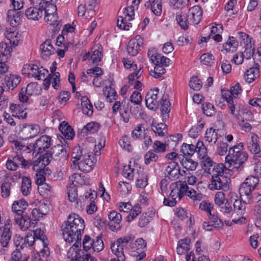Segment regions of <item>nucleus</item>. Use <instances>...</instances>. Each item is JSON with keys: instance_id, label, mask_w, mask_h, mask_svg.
<instances>
[{"instance_id": "obj_1", "label": "nucleus", "mask_w": 261, "mask_h": 261, "mask_svg": "<svg viewBox=\"0 0 261 261\" xmlns=\"http://www.w3.org/2000/svg\"><path fill=\"white\" fill-rule=\"evenodd\" d=\"M84 220L76 214L70 215L67 221L63 224V237L66 242L73 243L70 252L81 246L82 233L85 229Z\"/></svg>"}, {"instance_id": "obj_2", "label": "nucleus", "mask_w": 261, "mask_h": 261, "mask_svg": "<svg viewBox=\"0 0 261 261\" xmlns=\"http://www.w3.org/2000/svg\"><path fill=\"white\" fill-rule=\"evenodd\" d=\"M214 202L222 213L232 218L233 222L242 223L245 221V218L243 215L245 207L240 200H236L232 207L226 199L225 194L222 192H217L215 195Z\"/></svg>"}, {"instance_id": "obj_3", "label": "nucleus", "mask_w": 261, "mask_h": 261, "mask_svg": "<svg viewBox=\"0 0 261 261\" xmlns=\"http://www.w3.org/2000/svg\"><path fill=\"white\" fill-rule=\"evenodd\" d=\"M146 107L152 110L157 109L161 106L162 119L166 121L169 117L171 103L168 95H163L158 88L150 89L145 97Z\"/></svg>"}, {"instance_id": "obj_4", "label": "nucleus", "mask_w": 261, "mask_h": 261, "mask_svg": "<svg viewBox=\"0 0 261 261\" xmlns=\"http://www.w3.org/2000/svg\"><path fill=\"white\" fill-rule=\"evenodd\" d=\"M247 158V153L243 150V143H240L230 148L225 162L229 165L228 168L239 170L243 167Z\"/></svg>"}, {"instance_id": "obj_5", "label": "nucleus", "mask_w": 261, "mask_h": 261, "mask_svg": "<svg viewBox=\"0 0 261 261\" xmlns=\"http://www.w3.org/2000/svg\"><path fill=\"white\" fill-rule=\"evenodd\" d=\"M135 242L133 238L129 236L118 239L116 242L112 243L111 249L112 252L117 256L120 261H124L125 257L124 250L129 253L130 247L133 246Z\"/></svg>"}, {"instance_id": "obj_6", "label": "nucleus", "mask_w": 261, "mask_h": 261, "mask_svg": "<svg viewBox=\"0 0 261 261\" xmlns=\"http://www.w3.org/2000/svg\"><path fill=\"white\" fill-rule=\"evenodd\" d=\"M242 88L239 83H237L234 86H231L230 90L222 89L221 97L223 101L227 103L230 114L234 116H237L238 114L235 111V105L233 99L242 92Z\"/></svg>"}, {"instance_id": "obj_7", "label": "nucleus", "mask_w": 261, "mask_h": 261, "mask_svg": "<svg viewBox=\"0 0 261 261\" xmlns=\"http://www.w3.org/2000/svg\"><path fill=\"white\" fill-rule=\"evenodd\" d=\"M12 227L11 221L8 219L5 221L4 226L1 228L2 233L0 236V246L2 248L0 249V253L2 254H6L8 251L12 236Z\"/></svg>"}, {"instance_id": "obj_8", "label": "nucleus", "mask_w": 261, "mask_h": 261, "mask_svg": "<svg viewBox=\"0 0 261 261\" xmlns=\"http://www.w3.org/2000/svg\"><path fill=\"white\" fill-rule=\"evenodd\" d=\"M224 169H222L221 173H213L212 175L211 182L208 186L210 190L226 191L229 188L228 179L224 176Z\"/></svg>"}, {"instance_id": "obj_9", "label": "nucleus", "mask_w": 261, "mask_h": 261, "mask_svg": "<svg viewBox=\"0 0 261 261\" xmlns=\"http://www.w3.org/2000/svg\"><path fill=\"white\" fill-rule=\"evenodd\" d=\"M181 152L184 156H192L196 152L198 154V157H204L206 154V147L204 146L202 141H198L196 146L193 144H188L183 143L181 146Z\"/></svg>"}, {"instance_id": "obj_10", "label": "nucleus", "mask_w": 261, "mask_h": 261, "mask_svg": "<svg viewBox=\"0 0 261 261\" xmlns=\"http://www.w3.org/2000/svg\"><path fill=\"white\" fill-rule=\"evenodd\" d=\"M135 15L134 6L130 5L124 9L123 16H119L117 19V27L124 30H128L132 27L129 21L134 19Z\"/></svg>"}, {"instance_id": "obj_11", "label": "nucleus", "mask_w": 261, "mask_h": 261, "mask_svg": "<svg viewBox=\"0 0 261 261\" xmlns=\"http://www.w3.org/2000/svg\"><path fill=\"white\" fill-rule=\"evenodd\" d=\"M44 227L42 226L40 228H37L34 231V236L36 238L37 244L42 246L40 249V252L42 254L44 257H47L49 254V249L48 247V241L44 235Z\"/></svg>"}, {"instance_id": "obj_12", "label": "nucleus", "mask_w": 261, "mask_h": 261, "mask_svg": "<svg viewBox=\"0 0 261 261\" xmlns=\"http://www.w3.org/2000/svg\"><path fill=\"white\" fill-rule=\"evenodd\" d=\"M202 160L203 169L208 174L212 175L215 173H221L222 169H224L223 164H215L212 159L207 155V149L206 148V154L204 157L199 156Z\"/></svg>"}, {"instance_id": "obj_13", "label": "nucleus", "mask_w": 261, "mask_h": 261, "mask_svg": "<svg viewBox=\"0 0 261 261\" xmlns=\"http://www.w3.org/2000/svg\"><path fill=\"white\" fill-rule=\"evenodd\" d=\"M19 165L25 168H28L32 165V163L30 161L25 160L21 155L9 158L6 163L7 168L11 171H16Z\"/></svg>"}, {"instance_id": "obj_14", "label": "nucleus", "mask_w": 261, "mask_h": 261, "mask_svg": "<svg viewBox=\"0 0 261 261\" xmlns=\"http://www.w3.org/2000/svg\"><path fill=\"white\" fill-rule=\"evenodd\" d=\"M145 248L146 244L144 240L142 238L138 239L130 247L129 254L131 256L136 257L137 260H140L146 256Z\"/></svg>"}, {"instance_id": "obj_15", "label": "nucleus", "mask_w": 261, "mask_h": 261, "mask_svg": "<svg viewBox=\"0 0 261 261\" xmlns=\"http://www.w3.org/2000/svg\"><path fill=\"white\" fill-rule=\"evenodd\" d=\"M170 189L171 190L170 198L175 201H176L177 199L179 200L186 194L188 186L186 182L179 181L171 184Z\"/></svg>"}, {"instance_id": "obj_16", "label": "nucleus", "mask_w": 261, "mask_h": 261, "mask_svg": "<svg viewBox=\"0 0 261 261\" xmlns=\"http://www.w3.org/2000/svg\"><path fill=\"white\" fill-rule=\"evenodd\" d=\"M246 144L248 149L251 153L254 154L255 156H261L260 142L258 135L254 133H250L247 138Z\"/></svg>"}, {"instance_id": "obj_17", "label": "nucleus", "mask_w": 261, "mask_h": 261, "mask_svg": "<svg viewBox=\"0 0 261 261\" xmlns=\"http://www.w3.org/2000/svg\"><path fill=\"white\" fill-rule=\"evenodd\" d=\"M49 163L48 158L43 155L40 156L34 162L33 169L40 174H50L51 171L48 168L46 167Z\"/></svg>"}, {"instance_id": "obj_18", "label": "nucleus", "mask_w": 261, "mask_h": 261, "mask_svg": "<svg viewBox=\"0 0 261 261\" xmlns=\"http://www.w3.org/2000/svg\"><path fill=\"white\" fill-rule=\"evenodd\" d=\"M50 137L46 135L42 136L33 144L32 150L37 154L41 153L50 146Z\"/></svg>"}, {"instance_id": "obj_19", "label": "nucleus", "mask_w": 261, "mask_h": 261, "mask_svg": "<svg viewBox=\"0 0 261 261\" xmlns=\"http://www.w3.org/2000/svg\"><path fill=\"white\" fill-rule=\"evenodd\" d=\"M143 44V38L139 35L136 36L134 39H131L128 43L127 46L128 54L132 56L137 55Z\"/></svg>"}, {"instance_id": "obj_20", "label": "nucleus", "mask_w": 261, "mask_h": 261, "mask_svg": "<svg viewBox=\"0 0 261 261\" xmlns=\"http://www.w3.org/2000/svg\"><path fill=\"white\" fill-rule=\"evenodd\" d=\"M40 132L38 124H24L21 129V134L25 139H28L36 136Z\"/></svg>"}, {"instance_id": "obj_21", "label": "nucleus", "mask_w": 261, "mask_h": 261, "mask_svg": "<svg viewBox=\"0 0 261 261\" xmlns=\"http://www.w3.org/2000/svg\"><path fill=\"white\" fill-rule=\"evenodd\" d=\"M93 157L87 153L85 154L83 158L81 159L76 164L79 169L84 172H89L92 170L94 165Z\"/></svg>"}, {"instance_id": "obj_22", "label": "nucleus", "mask_w": 261, "mask_h": 261, "mask_svg": "<svg viewBox=\"0 0 261 261\" xmlns=\"http://www.w3.org/2000/svg\"><path fill=\"white\" fill-rule=\"evenodd\" d=\"M165 174L167 177L172 180H176L179 177L181 174L177 162L171 161L168 163L165 169Z\"/></svg>"}, {"instance_id": "obj_23", "label": "nucleus", "mask_w": 261, "mask_h": 261, "mask_svg": "<svg viewBox=\"0 0 261 261\" xmlns=\"http://www.w3.org/2000/svg\"><path fill=\"white\" fill-rule=\"evenodd\" d=\"M14 220L16 224L19 226L20 229L22 231H26L30 228H34L36 224L35 220L31 219L27 214L23 215L20 217H15Z\"/></svg>"}, {"instance_id": "obj_24", "label": "nucleus", "mask_w": 261, "mask_h": 261, "mask_svg": "<svg viewBox=\"0 0 261 261\" xmlns=\"http://www.w3.org/2000/svg\"><path fill=\"white\" fill-rule=\"evenodd\" d=\"M28 206L27 201L23 198L15 201L12 204L11 208L14 214V217H18L26 214L25 211Z\"/></svg>"}, {"instance_id": "obj_25", "label": "nucleus", "mask_w": 261, "mask_h": 261, "mask_svg": "<svg viewBox=\"0 0 261 261\" xmlns=\"http://www.w3.org/2000/svg\"><path fill=\"white\" fill-rule=\"evenodd\" d=\"M30 71L29 72V77H34L36 80H45V77L48 74V70L41 68H39L37 65L35 64H30Z\"/></svg>"}, {"instance_id": "obj_26", "label": "nucleus", "mask_w": 261, "mask_h": 261, "mask_svg": "<svg viewBox=\"0 0 261 261\" xmlns=\"http://www.w3.org/2000/svg\"><path fill=\"white\" fill-rule=\"evenodd\" d=\"M187 15L191 24H197L201 19L202 10L199 6H194L189 10Z\"/></svg>"}, {"instance_id": "obj_27", "label": "nucleus", "mask_w": 261, "mask_h": 261, "mask_svg": "<svg viewBox=\"0 0 261 261\" xmlns=\"http://www.w3.org/2000/svg\"><path fill=\"white\" fill-rule=\"evenodd\" d=\"M4 35L13 46H17L21 41V35L14 28L6 29Z\"/></svg>"}, {"instance_id": "obj_28", "label": "nucleus", "mask_w": 261, "mask_h": 261, "mask_svg": "<svg viewBox=\"0 0 261 261\" xmlns=\"http://www.w3.org/2000/svg\"><path fill=\"white\" fill-rule=\"evenodd\" d=\"M40 49L41 57L45 60L48 59L51 55H54L56 53V50L51 44V40L49 39L46 40L40 45Z\"/></svg>"}, {"instance_id": "obj_29", "label": "nucleus", "mask_w": 261, "mask_h": 261, "mask_svg": "<svg viewBox=\"0 0 261 261\" xmlns=\"http://www.w3.org/2000/svg\"><path fill=\"white\" fill-rule=\"evenodd\" d=\"M85 154H87L85 150L82 149L81 147L79 146L74 147L71 154V161L72 164L71 165V167L73 169H76V164L83 158Z\"/></svg>"}, {"instance_id": "obj_30", "label": "nucleus", "mask_w": 261, "mask_h": 261, "mask_svg": "<svg viewBox=\"0 0 261 261\" xmlns=\"http://www.w3.org/2000/svg\"><path fill=\"white\" fill-rule=\"evenodd\" d=\"M25 14L29 19L38 20L43 16V9L41 5L39 7H31L28 8L25 12Z\"/></svg>"}, {"instance_id": "obj_31", "label": "nucleus", "mask_w": 261, "mask_h": 261, "mask_svg": "<svg viewBox=\"0 0 261 261\" xmlns=\"http://www.w3.org/2000/svg\"><path fill=\"white\" fill-rule=\"evenodd\" d=\"M179 162L182 167L187 170L194 171L197 167V163L191 159L189 156H186L180 154Z\"/></svg>"}, {"instance_id": "obj_32", "label": "nucleus", "mask_w": 261, "mask_h": 261, "mask_svg": "<svg viewBox=\"0 0 261 261\" xmlns=\"http://www.w3.org/2000/svg\"><path fill=\"white\" fill-rule=\"evenodd\" d=\"M254 189L243 182L241 185L239 189V192L241 196H246L248 200V202L250 201H255V199L258 196V194H254V196L252 194V191Z\"/></svg>"}, {"instance_id": "obj_33", "label": "nucleus", "mask_w": 261, "mask_h": 261, "mask_svg": "<svg viewBox=\"0 0 261 261\" xmlns=\"http://www.w3.org/2000/svg\"><path fill=\"white\" fill-rule=\"evenodd\" d=\"M21 12L15 10H10L8 11L7 21L13 27L17 26L21 20Z\"/></svg>"}, {"instance_id": "obj_34", "label": "nucleus", "mask_w": 261, "mask_h": 261, "mask_svg": "<svg viewBox=\"0 0 261 261\" xmlns=\"http://www.w3.org/2000/svg\"><path fill=\"white\" fill-rule=\"evenodd\" d=\"M108 218L112 224H116L112 230H119L120 229V224L122 220L121 215L117 211H112L108 214Z\"/></svg>"}, {"instance_id": "obj_35", "label": "nucleus", "mask_w": 261, "mask_h": 261, "mask_svg": "<svg viewBox=\"0 0 261 261\" xmlns=\"http://www.w3.org/2000/svg\"><path fill=\"white\" fill-rule=\"evenodd\" d=\"M59 130L66 139H72L74 136L73 128L65 121L61 122L59 126Z\"/></svg>"}, {"instance_id": "obj_36", "label": "nucleus", "mask_w": 261, "mask_h": 261, "mask_svg": "<svg viewBox=\"0 0 261 261\" xmlns=\"http://www.w3.org/2000/svg\"><path fill=\"white\" fill-rule=\"evenodd\" d=\"M10 109L12 115L19 119H24L27 117V113L25 112V108L20 105L15 103L12 104Z\"/></svg>"}, {"instance_id": "obj_37", "label": "nucleus", "mask_w": 261, "mask_h": 261, "mask_svg": "<svg viewBox=\"0 0 261 261\" xmlns=\"http://www.w3.org/2000/svg\"><path fill=\"white\" fill-rule=\"evenodd\" d=\"M145 6L150 7L152 12L156 16H160L162 11V5L161 0H149L147 2Z\"/></svg>"}, {"instance_id": "obj_38", "label": "nucleus", "mask_w": 261, "mask_h": 261, "mask_svg": "<svg viewBox=\"0 0 261 261\" xmlns=\"http://www.w3.org/2000/svg\"><path fill=\"white\" fill-rule=\"evenodd\" d=\"M191 246L190 239L187 238L180 240L176 248L177 254L179 255L185 254L190 249Z\"/></svg>"}, {"instance_id": "obj_39", "label": "nucleus", "mask_w": 261, "mask_h": 261, "mask_svg": "<svg viewBox=\"0 0 261 261\" xmlns=\"http://www.w3.org/2000/svg\"><path fill=\"white\" fill-rule=\"evenodd\" d=\"M47 213V207L44 203L41 204L38 208H33L32 211L31 215L32 217V220L36 221L42 217L43 215H46Z\"/></svg>"}, {"instance_id": "obj_40", "label": "nucleus", "mask_w": 261, "mask_h": 261, "mask_svg": "<svg viewBox=\"0 0 261 261\" xmlns=\"http://www.w3.org/2000/svg\"><path fill=\"white\" fill-rule=\"evenodd\" d=\"M12 48L6 43H0V61L7 62L11 56Z\"/></svg>"}, {"instance_id": "obj_41", "label": "nucleus", "mask_w": 261, "mask_h": 261, "mask_svg": "<svg viewBox=\"0 0 261 261\" xmlns=\"http://www.w3.org/2000/svg\"><path fill=\"white\" fill-rule=\"evenodd\" d=\"M139 168L138 166H135L131 165V163L129 164L123 166L122 175L125 178H128L129 180H133L135 175V171L139 170Z\"/></svg>"}, {"instance_id": "obj_42", "label": "nucleus", "mask_w": 261, "mask_h": 261, "mask_svg": "<svg viewBox=\"0 0 261 261\" xmlns=\"http://www.w3.org/2000/svg\"><path fill=\"white\" fill-rule=\"evenodd\" d=\"M138 177L136 179V186L141 188H144L147 185L148 178L147 174L144 172L143 169L139 167L137 172Z\"/></svg>"}, {"instance_id": "obj_43", "label": "nucleus", "mask_w": 261, "mask_h": 261, "mask_svg": "<svg viewBox=\"0 0 261 261\" xmlns=\"http://www.w3.org/2000/svg\"><path fill=\"white\" fill-rule=\"evenodd\" d=\"M99 124L95 122H90L87 123L82 129L81 133L83 136L94 134L98 130Z\"/></svg>"}, {"instance_id": "obj_44", "label": "nucleus", "mask_w": 261, "mask_h": 261, "mask_svg": "<svg viewBox=\"0 0 261 261\" xmlns=\"http://www.w3.org/2000/svg\"><path fill=\"white\" fill-rule=\"evenodd\" d=\"M68 198L71 202L76 204H78V195L77 194V188L74 184H69L67 187Z\"/></svg>"}, {"instance_id": "obj_45", "label": "nucleus", "mask_w": 261, "mask_h": 261, "mask_svg": "<svg viewBox=\"0 0 261 261\" xmlns=\"http://www.w3.org/2000/svg\"><path fill=\"white\" fill-rule=\"evenodd\" d=\"M103 94L106 96L107 101L109 102H112L117 97L116 90L111 86H106L103 89Z\"/></svg>"}, {"instance_id": "obj_46", "label": "nucleus", "mask_w": 261, "mask_h": 261, "mask_svg": "<svg viewBox=\"0 0 261 261\" xmlns=\"http://www.w3.org/2000/svg\"><path fill=\"white\" fill-rule=\"evenodd\" d=\"M176 20L180 28L185 30L188 29L189 24H191L189 21L188 15L185 13H180L179 14H177L176 16Z\"/></svg>"}, {"instance_id": "obj_47", "label": "nucleus", "mask_w": 261, "mask_h": 261, "mask_svg": "<svg viewBox=\"0 0 261 261\" xmlns=\"http://www.w3.org/2000/svg\"><path fill=\"white\" fill-rule=\"evenodd\" d=\"M80 247H77L74 251L70 252V249L68 252V256L69 257L70 254L71 253L72 257L70 261H87V257H85V254L79 249Z\"/></svg>"}, {"instance_id": "obj_48", "label": "nucleus", "mask_w": 261, "mask_h": 261, "mask_svg": "<svg viewBox=\"0 0 261 261\" xmlns=\"http://www.w3.org/2000/svg\"><path fill=\"white\" fill-rule=\"evenodd\" d=\"M32 190V182L31 179L28 177L24 176L22 178L21 192L24 196H28L31 192Z\"/></svg>"}, {"instance_id": "obj_49", "label": "nucleus", "mask_w": 261, "mask_h": 261, "mask_svg": "<svg viewBox=\"0 0 261 261\" xmlns=\"http://www.w3.org/2000/svg\"><path fill=\"white\" fill-rule=\"evenodd\" d=\"M148 133V129L145 128L143 124H138L132 133V136L135 139H142L145 134Z\"/></svg>"}, {"instance_id": "obj_50", "label": "nucleus", "mask_w": 261, "mask_h": 261, "mask_svg": "<svg viewBox=\"0 0 261 261\" xmlns=\"http://www.w3.org/2000/svg\"><path fill=\"white\" fill-rule=\"evenodd\" d=\"M81 105L83 113L91 116L93 114V106L89 99L87 97H82L81 98Z\"/></svg>"}, {"instance_id": "obj_51", "label": "nucleus", "mask_w": 261, "mask_h": 261, "mask_svg": "<svg viewBox=\"0 0 261 261\" xmlns=\"http://www.w3.org/2000/svg\"><path fill=\"white\" fill-rule=\"evenodd\" d=\"M205 138L209 143L215 144L219 139L217 130L213 128L207 129L205 133Z\"/></svg>"}, {"instance_id": "obj_52", "label": "nucleus", "mask_w": 261, "mask_h": 261, "mask_svg": "<svg viewBox=\"0 0 261 261\" xmlns=\"http://www.w3.org/2000/svg\"><path fill=\"white\" fill-rule=\"evenodd\" d=\"M141 212L142 208L141 205L139 204H135L133 206L132 210H130L128 212L129 214L126 217V221L129 223L135 220L140 214H141Z\"/></svg>"}, {"instance_id": "obj_53", "label": "nucleus", "mask_w": 261, "mask_h": 261, "mask_svg": "<svg viewBox=\"0 0 261 261\" xmlns=\"http://www.w3.org/2000/svg\"><path fill=\"white\" fill-rule=\"evenodd\" d=\"M259 68L257 67H251L246 71L245 79L249 80L248 82H253L259 77Z\"/></svg>"}, {"instance_id": "obj_54", "label": "nucleus", "mask_w": 261, "mask_h": 261, "mask_svg": "<svg viewBox=\"0 0 261 261\" xmlns=\"http://www.w3.org/2000/svg\"><path fill=\"white\" fill-rule=\"evenodd\" d=\"M151 127L155 135L158 136L163 137L167 132V125L163 123H153Z\"/></svg>"}, {"instance_id": "obj_55", "label": "nucleus", "mask_w": 261, "mask_h": 261, "mask_svg": "<svg viewBox=\"0 0 261 261\" xmlns=\"http://www.w3.org/2000/svg\"><path fill=\"white\" fill-rule=\"evenodd\" d=\"M41 91V88L38 83H29L25 89V93L29 95L39 94Z\"/></svg>"}, {"instance_id": "obj_56", "label": "nucleus", "mask_w": 261, "mask_h": 261, "mask_svg": "<svg viewBox=\"0 0 261 261\" xmlns=\"http://www.w3.org/2000/svg\"><path fill=\"white\" fill-rule=\"evenodd\" d=\"M39 5H41V9H43V12L44 11L45 15L54 14L57 12V8L55 4L45 3L43 0Z\"/></svg>"}, {"instance_id": "obj_57", "label": "nucleus", "mask_w": 261, "mask_h": 261, "mask_svg": "<svg viewBox=\"0 0 261 261\" xmlns=\"http://www.w3.org/2000/svg\"><path fill=\"white\" fill-rule=\"evenodd\" d=\"M103 72L101 68L95 67L87 70V74L90 77L88 80H92V82L95 81V78L98 77L102 74Z\"/></svg>"}, {"instance_id": "obj_58", "label": "nucleus", "mask_w": 261, "mask_h": 261, "mask_svg": "<svg viewBox=\"0 0 261 261\" xmlns=\"http://www.w3.org/2000/svg\"><path fill=\"white\" fill-rule=\"evenodd\" d=\"M238 46V42L233 37H229L228 41L223 44V47L227 51H233Z\"/></svg>"}, {"instance_id": "obj_59", "label": "nucleus", "mask_w": 261, "mask_h": 261, "mask_svg": "<svg viewBox=\"0 0 261 261\" xmlns=\"http://www.w3.org/2000/svg\"><path fill=\"white\" fill-rule=\"evenodd\" d=\"M243 55L246 59H250L251 57H254V43L251 41L249 43H246L245 48Z\"/></svg>"}, {"instance_id": "obj_60", "label": "nucleus", "mask_w": 261, "mask_h": 261, "mask_svg": "<svg viewBox=\"0 0 261 261\" xmlns=\"http://www.w3.org/2000/svg\"><path fill=\"white\" fill-rule=\"evenodd\" d=\"M104 248V244L101 238L97 237L93 240L92 249L93 251L99 252Z\"/></svg>"}, {"instance_id": "obj_61", "label": "nucleus", "mask_w": 261, "mask_h": 261, "mask_svg": "<svg viewBox=\"0 0 261 261\" xmlns=\"http://www.w3.org/2000/svg\"><path fill=\"white\" fill-rule=\"evenodd\" d=\"M152 148V150L156 153H163L166 151L167 145L166 144L156 140L154 142Z\"/></svg>"}, {"instance_id": "obj_62", "label": "nucleus", "mask_w": 261, "mask_h": 261, "mask_svg": "<svg viewBox=\"0 0 261 261\" xmlns=\"http://www.w3.org/2000/svg\"><path fill=\"white\" fill-rule=\"evenodd\" d=\"M102 48H99L93 51L90 57V60L93 64H98L101 60L102 57Z\"/></svg>"}, {"instance_id": "obj_63", "label": "nucleus", "mask_w": 261, "mask_h": 261, "mask_svg": "<svg viewBox=\"0 0 261 261\" xmlns=\"http://www.w3.org/2000/svg\"><path fill=\"white\" fill-rule=\"evenodd\" d=\"M158 159V155L152 150H149L144 155V162L146 165H148L151 162H155Z\"/></svg>"}, {"instance_id": "obj_64", "label": "nucleus", "mask_w": 261, "mask_h": 261, "mask_svg": "<svg viewBox=\"0 0 261 261\" xmlns=\"http://www.w3.org/2000/svg\"><path fill=\"white\" fill-rule=\"evenodd\" d=\"M28 258L27 255H23L20 251L16 250L11 254L9 261H28Z\"/></svg>"}]
</instances>
